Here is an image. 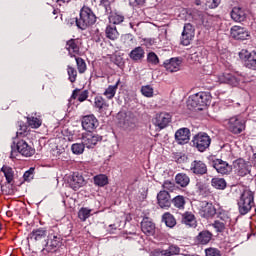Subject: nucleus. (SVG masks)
Segmentation results:
<instances>
[{
  "label": "nucleus",
  "mask_w": 256,
  "mask_h": 256,
  "mask_svg": "<svg viewBox=\"0 0 256 256\" xmlns=\"http://www.w3.org/2000/svg\"><path fill=\"white\" fill-rule=\"evenodd\" d=\"M253 205H255L253 192H251V190H244L238 201L241 215H247L251 211Z\"/></svg>",
  "instance_id": "nucleus-3"
},
{
  "label": "nucleus",
  "mask_w": 256,
  "mask_h": 256,
  "mask_svg": "<svg viewBox=\"0 0 256 256\" xmlns=\"http://www.w3.org/2000/svg\"><path fill=\"white\" fill-rule=\"evenodd\" d=\"M119 83H121V80H118L115 85H110L107 87V89L104 91V96L107 99H113L117 93V89L119 88Z\"/></svg>",
  "instance_id": "nucleus-30"
},
{
  "label": "nucleus",
  "mask_w": 256,
  "mask_h": 256,
  "mask_svg": "<svg viewBox=\"0 0 256 256\" xmlns=\"http://www.w3.org/2000/svg\"><path fill=\"white\" fill-rule=\"evenodd\" d=\"M129 57L132 61H141L145 57V50L138 46L129 53Z\"/></svg>",
  "instance_id": "nucleus-27"
},
{
  "label": "nucleus",
  "mask_w": 256,
  "mask_h": 256,
  "mask_svg": "<svg viewBox=\"0 0 256 256\" xmlns=\"http://www.w3.org/2000/svg\"><path fill=\"white\" fill-rule=\"evenodd\" d=\"M212 237L213 235L209 233V231H203L199 233L197 240L199 243H201V245H207V243L211 241Z\"/></svg>",
  "instance_id": "nucleus-37"
},
{
  "label": "nucleus",
  "mask_w": 256,
  "mask_h": 256,
  "mask_svg": "<svg viewBox=\"0 0 256 256\" xmlns=\"http://www.w3.org/2000/svg\"><path fill=\"white\" fill-rule=\"evenodd\" d=\"M67 74L69 76L68 79L71 83H75V81H77V70L74 67L68 66Z\"/></svg>",
  "instance_id": "nucleus-43"
},
{
  "label": "nucleus",
  "mask_w": 256,
  "mask_h": 256,
  "mask_svg": "<svg viewBox=\"0 0 256 256\" xmlns=\"http://www.w3.org/2000/svg\"><path fill=\"white\" fill-rule=\"evenodd\" d=\"M157 201L161 209H169V207H171V195L166 190H162L158 193Z\"/></svg>",
  "instance_id": "nucleus-15"
},
{
  "label": "nucleus",
  "mask_w": 256,
  "mask_h": 256,
  "mask_svg": "<svg viewBox=\"0 0 256 256\" xmlns=\"http://www.w3.org/2000/svg\"><path fill=\"white\" fill-rule=\"evenodd\" d=\"M239 57L242 59V61H246L245 65L248 69H252L253 71H256V52H249L245 49L241 50L239 52Z\"/></svg>",
  "instance_id": "nucleus-10"
},
{
  "label": "nucleus",
  "mask_w": 256,
  "mask_h": 256,
  "mask_svg": "<svg viewBox=\"0 0 256 256\" xmlns=\"http://www.w3.org/2000/svg\"><path fill=\"white\" fill-rule=\"evenodd\" d=\"M234 168L240 177H245V175H249V173H251L249 164L243 159L236 160L234 162Z\"/></svg>",
  "instance_id": "nucleus-19"
},
{
  "label": "nucleus",
  "mask_w": 256,
  "mask_h": 256,
  "mask_svg": "<svg viewBox=\"0 0 256 256\" xmlns=\"http://www.w3.org/2000/svg\"><path fill=\"white\" fill-rule=\"evenodd\" d=\"M163 189H165L166 191H175V183L169 181V180H166L163 185H162Z\"/></svg>",
  "instance_id": "nucleus-50"
},
{
  "label": "nucleus",
  "mask_w": 256,
  "mask_h": 256,
  "mask_svg": "<svg viewBox=\"0 0 256 256\" xmlns=\"http://www.w3.org/2000/svg\"><path fill=\"white\" fill-rule=\"evenodd\" d=\"M164 67L170 73H177L181 69V60L179 58H171L164 62Z\"/></svg>",
  "instance_id": "nucleus-23"
},
{
  "label": "nucleus",
  "mask_w": 256,
  "mask_h": 256,
  "mask_svg": "<svg viewBox=\"0 0 256 256\" xmlns=\"http://www.w3.org/2000/svg\"><path fill=\"white\" fill-rule=\"evenodd\" d=\"M218 224H219V225H225V223H223V222H219Z\"/></svg>",
  "instance_id": "nucleus-62"
},
{
  "label": "nucleus",
  "mask_w": 256,
  "mask_h": 256,
  "mask_svg": "<svg viewBox=\"0 0 256 256\" xmlns=\"http://www.w3.org/2000/svg\"><path fill=\"white\" fill-rule=\"evenodd\" d=\"M147 61L148 63H151V65H159V57H157V54L154 52L148 53Z\"/></svg>",
  "instance_id": "nucleus-46"
},
{
  "label": "nucleus",
  "mask_w": 256,
  "mask_h": 256,
  "mask_svg": "<svg viewBox=\"0 0 256 256\" xmlns=\"http://www.w3.org/2000/svg\"><path fill=\"white\" fill-rule=\"evenodd\" d=\"M231 37L238 41H245L246 39H249V32L240 26H233L231 28Z\"/></svg>",
  "instance_id": "nucleus-20"
},
{
  "label": "nucleus",
  "mask_w": 256,
  "mask_h": 256,
  "mask_svg": "<svg viewBox=\"0 0 256 256\" xmlns=\"http://www.w3.org/2000/svg\"><path fill=\"white\" fill-rule=\"evenodd\" d=\"M206 256H221V251L217 248H207L205 250Z\"/></svg>",
  "instance_id": "nucleus-49"
},
{
  "label": "nucleus",
  "mask_w": 256,
  "mask_h": 256,
  "mask_svg": "<svg viewBox=\"0 0 256 256\" xmlns=\"http://www.w3.org/2000/svg\"><path fill=\"white\" fill-rule=\"evenodd\" d=\"M53 13H54V15H55V13H57V11H56V10H54V11H53Z\"/></svg>",
  "instance_id": "nucleus-63"
},
{
  "label": "nucleus",
  "mask_w": 256,
  "mask_h": 256,
  "mask_svg": "<svg viewBox=\"0 0 256 256\" xmlns=\"http://www.w3.org/2000/svg\"><path fill=\"white\" fill-rule=\"evenodd\" d=\"M91 209L89 208H81L78 212V217L81 221H87L89 217H91Z\"/></svg>",
  "instance_id": "nucleus-42"
},
{
  "label": "nucleus",
  "mask_w": 256,
  "mask_h": 256,
  "mask_svg": "<svg viewBox=\"0 0 256 256\" xmlns=\"http://www.w3.org/2000/svg\"><path fill=\"white\" fill-rule=\"evenodd\" d=\"M199 19L203 27H206L207 29L213 25V16L209 15L208 13L200 14Z\"/></svg>",
  "instance_id": "nucleus-33"
},
{
  "label": "nucleus",
  "mask_w": 256,
  "mask_h": 256,
  "mask_svg": "<svg viewBox=\"0 0 256 256\" xmlns=\"http://www.w3.org/2000/svg\"><path fill=\"white\" fill-rule=\"evenodd\" d=\"M226 127L234 135H239L245 131V121L239 116H233L226 121Z\"/></svg>",
  "instance_id": "nucleus-5"
},
{
  "label": "nucleus",
  "mask_w": 256,
  "mask_h": 256,
  "mask_svg": "<svg viewBox=\"0 0 256 256\" xmlns=\"http://www.w3.org/2000/svg\"><path fill=\"white\" fill-rule=\"evenodd\" d=\"M151 223H152V221H151V218H149V217H145L141 221V225H151Z\"/></svg>",
  "instance_id": "nucleus-56"
},
{
  "label": "nucleus",
  "mask_w": 256,
  "mask_h": 256,
  "mask_svg": "<svg viewBox=\"0 0 256 256\" xmlns=\"http://www.w3.org/2000/svg\"><path fill=\"white\" fill-rule=\"evenodd\" d=\"M108 19L112 25H121L125 21V16L119 12H111Z\"/></svg>",
  "instance_id": "nucleus-28"
},
{
  "label": "nucleus",
  "mask_w": 256,
  "mask_h": 256,
  "mask_svg": "<svg viewBox=\"0 0 256 256\" xmlns=\"http://www.w3.org/2000/svg\"><path fill=\"white\" fill-rule=\"evenodd\" d=\"M216 213H217V209H215V206H213L212 203H209V202L201 203V209H200L201 217H204L205 219H209L213 217Z\"/></svg>",
  "instance_id": "nucleus-17"
},
{
  "label": "nucleus",
  "mask_w": 256,
  "mask_h": 256,
  "mask_svg": "<svg viewBox=\"0 0 256 256\" xmlns=\"http://www.w3.org/2000/svg\"><path fill=\"white\" fill-rule=\"evenodd\" d=\"M27 123L32 129H39V127H41V125L43 124V121L40 117L30 116L27 117Z\"/></svg>",
  "instance_id": "nucleus-36"
},
{
  "label": "nucleus",
  "mask_w": 256,
  "mask_h": 256,
  "mask_svg": "<svg viewBox=\"0 0 256 256\" xmlns=\"http://www.w3.org/2000/svg\"><path fill=\"white\" fill-rule=\"evenodd\" d=\"M231 19L236 23H243L247 19V10L241 7H234L231 11Z\"/></svg>",
  "instance_id": "nucleus-21"
},
{
  "label": "nucleus",
  "mask_w": 256,
  "mask_h": 256,
  "mask_svg": "<svg viewBox=\"0 0 256 256\" xmlns=\"http://www.w3.org/2000/svg\"><path fill=\"white\" fill-rule=\"evenodd\" d=\"M85 144L82 141V143H74L71 146V151L74 155H83L85 153Z\"/></svg>",
  "instance_id": "nucleus-39"
},
{
  "label": "nucleus",
  "mask_w": 256,
  "mask_h": 256,
  "mask_svg": "<svg viewBox=\"0 0 256 256\" xmlns=\"http://www.w3.org/2000/svg\"><path fill=\"white\" fill-rule=\"evenodd\" d=\"M213 167L214 169H216L217 173H220L221 175H229V173L233 171V168L231 167V165H229V163L221 159L215 160Z\"/></svg>",
  "instance_id": "nucleus-18"
},
{
  "label": "nucleus",
  "mask_w": 256,
  "mask_h": 256,
  "mask_svg": "<svg viewBox=\"0 0 256 256\" xmlns=\"http://www.w3.org/2000/svg\"><path fill=\"white\" fill-rule=\"evenodd\" d=\"M45 237H47V229L45 228H37L30 233V239H34V241H43Z\"/></svg>",
  "instance_id": "nucleus-26"
},
{
  "label": "nucleus",
  "mask_w": 256,
  "mask_h": 256,
  "mask_svg": "<svg viewBox=\"0 0 256 256\" xmlns=\"http://www.w3.org/2000/svg\"><path fill=\"white\" fill-rule=\"evenodd\" d=\"M162 223H165V225H177V220L173 214L166 212L162 215Z\"/></svg>",
  "instance_id": "nucleus-41"
},
{
  "label": "nucleus",
  "mask_w": 256,
  "mask_h": 256,
  "mask_svg": "<svg viewBox=\"0 0 256 256\" xmlns=\"http://www.w3.org/2000/svg\"><path fill=\"white\" fill-rule=\"evenodd\" d=\"M35 177V168H30L23 175L25 181H31Z\"/></svg>",
  "instance_id": "nucleus-48"
},
{
  "label": "nucleus",
  "mask_w": 256,
  "mask_h": 256,
  "mask_svg": "<svg viewBox=\"0 0 256 256\" xmlns=\"http://www.w3.org/2000/svg\"><path fill=\"white\" fill-rule=\"evenodd\" d=\"M107 39L111 41H115V39L119 38V32L117 31V27L108 25L105 30Z\"/></svg>",
  "instance_id": "nucleus-32"
},
{
  "label": "nucleus",
  "mask_w": 256,
  "mask_h": 256,
  "mask_svg": "<svg viewBox=\"0 0 256 256\" xmlns=\"http://www.w3.org/2000/svg\"><path fill=\"white\" fill-rule=\"evenodd\" d=\"M190 171L195 175H205V173H207V165L201 160H194L191 163Z\"/></svg>",
  "instance_id": "nucleus-22"
},
{
  "label": "nucleus",
  "mask_w": 256,
  "mask_h": 256,
  "mask_svg": "<svg viewBox=\"0 0 256 256\" xmlns=\"http://www.w3.org/2000/svg\"><path fill=\"white\" fill-rule=\"evenodd\" d=\"M102 139L103 137L99 134L88 133L82 137V142L87 149H93Z\"/></svg>",
  "instance_id": "nucleus-12"
},
{
  "label": "nucleus",
  "mask_w": 256,
  "mask_h": 256,
  "mask_svg": "<svg viewBox=\"0 0 256 256\" xmlns=\"http://www.w3.org/2000/svg\"><path fill=\"white\" fill-rule=\"evenodd\" d=\"M82 127L85 131L91 132L99 127V120H97L93 114L84 116L82 119Z\"/></svg>",
  "instance_id": "nucleus-13"
},
{
  "label": "nucleus",
  "mask_w": 256,
  "mask_h": 256,
  "mask_svg": "<svg viewBox=\"0 0 256 256\" xmlns=\"http://www.w3.org/2000/svg\"><path fill=\"white\" fill-rule=\"evenodd\" d=\"M211 105V93L209 92H198L191 95L188 98L187 106L198 111H203V107Z\"/></svg>",
  "instance_id": "nucleus-1"
},
{
  "label": "nucleus",
  "mask_w": 256,
  "mask_h": 256,
  "mask_svg": "<svg viewBox=\"0 0 256 256\" xmlns=\"http://www.w3.org/2000/svg\"><path fill=\"white\" fill-rule=\"evenodd\" d=\"M182 223L184 225H195L197 221L195 220V214L191 212H185L182 214Z\"/></svg>",
  "instance_id": "nucleus-34"
},
{
  "label": "nucleus",
  "mask_w": 256,
  "mask_h": 256,
  "mask_svg": "<svg viewBox=\"0 0 256 256\" xmlns=\"http://www.w3.org/2000/svg\"><path fill=\"white\" fill-rule=\"evenodd\" d=\"M175 139L179 145H186L191 139V131L188 128H181L176 131Z\"/></svg>",
  "instance_id": "nucleus-16"
},
{
  "label": "nucleus",
  "mask_w": 256,
  "mask_h": 256,
  "mask_svg": "<svg viewBox=\"0 0 256 256\" xmlns=\"http://www.w3.org/2000/svg\"><path fill=\"white\" fill-rule=\"evenodd\" d=\"M89 97V91L84 90L82 91L78 96V101L80 103H83V101H87V98Z\"/></svg>",
  "instance_id": "nucleus-53"
},
{
  "label": "nucleus",
  "mask_w": 256,
  "mask_h": 256,
  "mask_svg": "<svg viewBox=\"0 0 256 256\" xmlns=\"http://www.w3.org/2000/svg\"><path fill=\"white\" fill-rule=\"evenodd\" d=\"M2 173L4 174L7 183H12L15 177V172H13V168L9 166H3L1 168Z\"/></svg>",
  "instance_id": "nucleus-35"
},
{
  "label": "nucleus",
  "mask_w": 256,
  "mask_h": 256,
  "mask_svg": "<svg viewBox=\"0 0 256 256\" xmlns=\"http://www.w3.org/2000/svg\"><path fill=\"white\" fill-rule=\"evenodd\" d=\"M192 146L200 153H204L211 146V136L205 132H199L192 138Z\"/></svg>",
  "instance_id": "nucleus-4"
},
{
  "label": "nucleus",
  "mask_w": 256,
  "mask_h": 256,
  "mask_svg": "<svg viewBox=\"0 0 256 256\" xmlns=\"http://www.w3.org/2000/svg\"><path fill=\"white\" fill-rule=\"evenodd\" d=\"M16 149L20 155L24 157H31L35 154V149L31 147L25 140H20L16 144Z\"/></svg>",
  "instance_id": "nucleus-14"
},
{
  "label": "nucleus",
  "mask_w": 256,
  "mask_h": 256,
  "mask_svg": "<svg viewBox=\"0 0 256 256\" xmlns=\"http://www.w3.org/2000/svg\"><path fill=\"white\" fill-rule=\"evenodd\" d=\"M195 38V27H193V24L186 23L184 24L183 31L181 33L180 37V43L184 47H187L191 45V41Z\"/></svg>",
  "instance_id": "nucleus-6"
},
{
  "label": "nucleus",
  "mask_w": 256,
  "mask_h": 256,
  "mask_svg": "<svg viewBox=\"0 0 256 256\" xmlns=\"http://www.w3.org/2000/svg\"><path fill=\"white\" fill-rule=\"evenodd\" d=\"M11 157H13V152H11Z\"/></svg>",
  "instance_id": "nucleus-64"
},
{
  "label": "nucleus",
  "mask_w": 256,
  "mask_h": 256,
  "mask_svg": "<svg viewBox=\"0 0 256 256\" xmlns=\"http://www.w3.org/2000/svg\"><path fill=\"white\" fill-rule=\"evenodd\" d=\"M141 230L148 237L151 235H155V225H142Z\"/></svg>",
  "instance_id": "nucleus-45"
},
{
  "label": "nucleus",
  "mask_w": 256,
  "mask_h": 256,
  "mask_svg": "<svg viewBox=\"0 0 256 256\" xmlns=\"http://www.w3.org/2000/svg\"><path fill=\"white\" fill-rule=\"evenodd\" d=\"M137 5H145V0H135Z\"/></svg>",
  "instance_id": "nucleus-58"
},
{
  "label": "nucleus",
  "mask_w": 256,
  "mask_h": 256,
  "mask_svg": "<svg viewBox=\"0 0 256 256\" xmlns=\"http://www.w3.org/2000/svg\"><path fill=\"white\" fill-rule=\"evenodd\" d=\"M170 253H173V252H169V251L161 250V249H156L152 252V255L153 256H169Z\"/></svg>",
  "instance_id": "nucleus-52"
},
{
  "label": "nucleus",
  "mask_w": 256,
  "mask_h": 256,
  "mask_svg": "<svg viewBox=\"0 0 256 256\" xmlns=\"http://www.w3.org/2000/svg\"><path fill=\"white\" fill-rule=\"evenodd\" d=\"M93 181L96 187H105V185H109V177L105 174H98L94 176Z\"/></svg>",
  "instance_id": "nucleus-29"
},
{
  "label": "nucleus",
  "mask_w": 256,
  "mask_h": 256,
  "mask_svg": "<svg viewBox=\"0 0 256 256\" xmlns=\"http://www.w3.org/2000/svg\"><path fill=\"white\" fill-rule=\"evenodd\" d=\"M243 80V76H235L229 72L221 73L217 76V83H226L232 87H239Z\"/></svg>",
  "instance_id": "nucleus-7"
},
{
  "label": "nucleus",
  "mask_w": 256,
  "mask_h": 256,
  "mask_svg": "<svg viewBox=\"0 0 256 256\" xmlns=\"http://www.w3.org/2000/svg\"><path fill=\"white\" fill-rule=\"evenodd\" d=\"M171 123V115L169 113L161 112L156 116L155 124L159 129H165Z\"/></svg>",
  "instance_id": "nucleus-24"
},
{
  "label": "nucleus",
  "mask_w": 256,
  "mask_h": 256,
  "mask_svg": "<svg viewBox=\"0 0 256 256\" xmlns=\"http://www.w3.org/2000/svg\"><path fill=\"white\" fill-rule=\"evenodd\" d=\"M61 247V237L53 234L48 235L47 242L45 244V247L43 248V253H55L57 251V248Z\"/></svg>",
  "instance_id": "nucleus-8"
},
{
  "label": "nucleus",
  "mask_w": 256,
  "mask_h": 256,
  "mask_svg": "<svg viewBox=\"0 0 256 256\" xmlns=\"http://www.w3.org/2000/svg\"><path fill=\"white\" fill-rule=\"evenodd\" d=\"M57 3H69L71 0H56Z\"/></svg>",
  "instance_id": "nucleus-59"
},
{
  "label": "nucleus",
  "mask_w": 256,
  "mask_h": 256,
  "mask_svg": "<svg viewBox=\"0 0 256 256\" xmlns=\"http://www.w3.org/2000/svg\"><path fill=\"white\" fill-rule=\"evenodd\" d=\"M176 184L180 187H187L189 185L191 179H189V176L185 173H179L175 177Z\"/></svg>",
  "instance_id": "nucleus-31"
},
{
  "label": "nucleus",
  "mask_w": 256,
  "mask_h": 256,
  "mask_svg": "<svg viewBox=\"0 0 256 256\" xmlns=\"http://www.w3.org/2000/svg\"><path fill=\"white\" fill-rule=\"evenodd\" d=\"M17 137L27 136V126H21L20 130L16 132Z\"/></svg>",
  "instance_id": "nucleus-54"
},
{
  "label": "nucleus",
  "mask_w": 256,
  "mask_h": 256,
  "mask_svg": "<svg viewBox=\"0 0 256 256\" xmlns=\"http://www.w3.org/2000/svg\"><path fill=\"white\" fill-rule=\"evenodd\" d=\"M172 203L176 209H185V196L178 195L172 199Z\"/></svg>",
  "instance_id": "nucleus-40"
},
{
  "label": "nucleus",
  "mask_w": 256,
  "mask_h": 256,
  "mask_svg": "<svg viewBox=\"0 0 256 256\" xmlns=\"http://www.w3.org/2000/svg\"><path fill=\"white\" fill-rule=\"evenodd\" d=\"M75 59L79 73H85V71H87V64L85 63V60L79 57H76Z\"/></svg>",
  "instance_id": "nucleus-44"
},
{
  "label": "nucleus",
  "mask_w": 256,
  "mask_h": 256,
  "mask_svg": "<svg viewBox=\"0 0 256 256\" xmlns=\"http://www.w3.org/2000/svg\"><path fill=\"white\" fill-rule=\"evenodd\" d=\"M165 251L170 252L169 256L179 254V248H177L175 246H170L169 249L165 250Z\"/></svg>",
  "instance_id": "nucleus-55"
},
{
  "label": "nucleus",
  "mask_w": 256,
  "mask_h": 256,
  "mask_svg": "<svg viewBox=\"0 0 256 256\" xmlns=\"http://www.w3.org/2000/svg\"><path fill=\"white\" fill-rule=\"evenodd\" d=\"M126 219H127V221H129V219H131V215H127Z\"/></svg>",
  "instance_id": "nucleus-61"
},
{
  "label": "nucleus",
  "mask_w": 256,
  "mask_h": 256,
  "mask_svg": "<svg viewBox=\"0 0 256 256\" xmlns=\"http://www.w3.org/2000/svg\"><path fill=\"white\" fill-rule=\"evenodd\" d=\"M221 4V0H207L206 5L209 7V9H217L219 5Z\"/></svg>",
  "instance_id": "nucleus-51"
},
{
  "label": "nucleus",
  "mask_w": 256,
  "mask_h": 256,
  "mask_svg": "<svg viewBox=\"0 0 256 256\" xmlns=\"http://www.w3.org/2000/svg\"><path fill=\"white\" fill-rule=\"evenodd\" d=\"M94 107L97 109L100 115H111V109H109V103L102 96H96L94 98Z\"/></svg>",
  "instance_id": "nucleus-11"
},
{
  "label": "nucleus",
  "mask_w": 256,
  "mask_h": 256,
  "mask_svg": "<svg viewBox=\"0 0 256 256\" xmlns=\"http://www.w3.org/2000/svg\"><path fill=\"white\" fill-rule=\"evenodd\" d=\"M79 39H70L66 43V49L69 52L71 57H75V55H79Z\"/></svg>",
  "instance_id": "nucleus-25"
},
{
  "label": "nucleus",
  "mask_w": 256,
  "mask_h": 256,
  "mask_svg": "<svg viewBox=\"0 0 256 256\" xmlns=\"http://www.w3.org/2000/svg\"><path fill=\"white\" fill-rule=\"evenodd\" d=\"M72 98L73 99H77V93L74 91L73 94H72Z\"/></svg>",
  "instance_id": "nucleus-60"
},
{
  "label": "nucleus",
  "mask_w": 256,
  "mask_h": 256,
  "mask_svg": "<svg viewBox=\"0 0 256 256\" xmlns=\"http://www.w3.org/2000/svg\"><path fill=\"white\" fill-rule=\"evenodd\" d=\"M86 183L85 178L79 172H74L68 178V185L73 191H79L81 187H85Z\"/></svg>",
  "instance_id": "nucleus-9"
},
{
  "label": "nucleus",
  "mask_w": 256,
  "mask_h": 256,
  "mask_svg": "<svg viewBox=\"0 0 256 256\" xmlns=\"http://www.w3.org/2000/svg\"><path fill=\"white\" fill-rule=\"evenodd\" d=\"M97 21V16H95V13H93V10L91 8L84 6L80 10V18L76 19V25L78 29H87V27H91V25H95Z\"/></svg>",
  "instance_id": "nucleus-2"
},
{
  "label": "nucleus",
  "mask_w": 256,
  "mask_h": 256,
  "mask_svg": "<svg viewBox=\"0 0 256 256\" xmlns=\"http://www.w3.org/2000/svg\"><path fill=\"white\" fill-rule=\"evenodd\" d=\"M211 185L214 189L223 190L227 187V182L223 178H213L211 180Z\"/></svg>",
  "instance_id": "nucleus-38"
},
{
  "label": "nucleus",
  "mask_w": 256,
  "mask_h": 256,
  "mask_svg": "<svg viewBox=\"0 0 256 256\" xmlns=\"http://www.w3.org/2000/svg\"><path fill=\"white\" fill-rule=\"evenodd\" d=\"M141 93L144 97H153V87L149 85L142 86Z\"/></svg>",
  "instance_id": "nucleus-47"
},
{
  "label": "nucleus",
  "mask_w": 256,
  "mask_h": 256,
  "mask_svg": "<svg viewBox=\"0 0 256 256\" xmlns=\"http://www.w3.org/2000/svg\"><path fill=\"white\" fill-rule=\"evenodd\" d=\"M112 2H113V0H101V4L104 7H109V5H111Z\"/></svg>",
  "instance_id": "nucleus-57"
}]
</instances>
